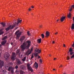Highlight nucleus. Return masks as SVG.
<instances>
[{
    "label": "nucleus",
    "instance_id": "a19ab883",
    "mask_svg": "<svg viewBox=\"0 0 74 74\" xmlns=\"http://www.w3.org/2000/svg\"><path fill=\"white\" fill-rule=\"evenodd\" d=\"M34 58V56H33V55H32L31 56V59H33V58Z\"/></svg>",
    "mask_w": 74,
    "mask_h": 74
},
{
    "label": "nucleus",
    "instance_id": "6e6552de",
    "mask_svg": "<svg viewBox=\"0 0 74 74\" xmlns=\"http://www.w3.org/2000/svg\"><path fill=\"white\" fill-rule=\"evenodd\" d=\"M4 62L1 60H0V67H3L4 66Z\"/></svg>",
    "mask_w": 74,
    "mask_h": 74
},
{
    "label": "nucleus",
    "instance_id": "aec40b11",
    "mask_svg": "<svg viewBox=\"0 0 74 74\" xmlns=\"http://www.w3.org/2000/svg\"><path fill=\"white\" fill-rule=\"evenodd\" d=\"M68 17L69 18H71V13L70 12L69 13V14L68 15Z\"/></svg>",
    "mask_w": 74,
    "mask_h": 74
},
{
    "label": "nucleus",
    "instance_id": "f8f14e48",
    "mask_svg": "<svg viewBox=\"0 0 74 74\" xmlns=\"http://www.w3.org/2000/svg\"><path fill=\"white\" fill-rule=\"evenodd\" d=\"M9 56H10V54L8 53L6 54H5V58L6 59H8V58H9Z\"/></svg>",
    "mask_w": 74,
    "mask_h": 74
},
{
    "label": "nucleus",
    "instance_id": "4d7b16f0",
    "mask_svg": "<svg viewBox=\"0 0 74 74\" xmlns=\"http://www.w3.org/2000/svg\"><path fill=\"white\" fill-rule=\"evenodd\" d=\"M49 56H50V57H51V54H49Z\"/></svg>",
    "mask_w": 74,
    "mask_h": 74
},
{
    "label": "nucleus",
    "instance_id": "052dcab7",
    "mask_svg": "<svg viewBox=\"0 0 74 74\" xmlns=\"http://www.w3.org/2000/svg\"><path fill=\"white\" fill-rule=\"evenodd\" d=\"M63 74H66V73H64Z\"/></svg>",
    "mask_w": 74,
    "mask_h": 74
},
{
    "label": "nucleus",
    "instance_id": "f704fd0d",
    "mask_svg": "<svg viewBox=\"0 0 74 74\" xmlns=\"http://www.w3.org/2000/svg\"><path fill=\"white\" fill-rule=\"evenodd\" d=\"M3 34V32H2L1 30H0V35H1V34Z\"/></svg>",
    "mask_w": 74,
    "mask_h": 74
},
{
    "label": "nucleus",
    "instance_id": "0e129e2a",
    "mask_svg": "<svg viewBox=\"0 0 74 74\" xmlns=\"http://www.w3.org/2000/svg\"><path fill=\"white\" fill-rule=\"evenodd\" d=\"M20 19L19 18H18V20H19Z\"/></svg>",
    "mask_w": 74,
    "mask_h": 74
},
{
    "label": "nucleus",
    "instance_id": "79ce46f5",
    "mask_svg": "<svg viewBox=\"0 0 74 74\" xmlns=\"http://www.w3.org/2000/svg\"><path fill=\"white\" fill-rule=\"evenodd\" d=\"M18 68V66H16L15 67V69H17Z\"/></svg>",
    "mask_w": 74,
    "mask_h": 74
},
{
    "label": "nucleus",
    "instance_id": "58836bf2",
    "mask_svg": "<svg viewBox=\"0 0 74 74\" xmlns=\"http://www.w3.org/2000/svg\"><path fill=\"white\" fill-rule=\"evenodd\" d=\"M28 11H32V9L31 8H29L28 9Z\"/></svg>",
    "mask_w": 74,
    "mask_h": 74
},
{
    "label": "nucleus",
    "instance_id": "69168bd1",
    "mask_svg": "<svg viewBox=\"0 0 74 74\" xmlns=\"http://www.w3.org/2000/svg\"><path fill=\"white\" fill-rule=\"evenodd\" d=\"M1 55V54L0 53V55Z\"/></svg>",
    "mask_w": 74,
    "mask_h": 74
},
{
    "label": "nucleus",
    "instance_id": "c756f323",
    "mask_svg": "<svg viewBox=\"0 0 74 74\" xmlns=\"http://www.w3.org/2000/svg\"><path fill=\"white\" fill-rule=\"evenodd\" d=\"M9 67H9V66L8 65H6L5 66V68L6 69H8Z\"/></svg>",
    "mask_w": 74,
    "mask_h": 74
},
{
    "label": "nucleus",
    "instance_id": "2f4dec72",
    "mask_svg": "<svg viewBox=\"0 0 74 74\" xmlns=\"http://www.w3.org/2000/svg\"><path fill=\"white\" fill-rule=\"evenodd\" d=\"M7 38V37L6 36H5L3 38V40H5V39H6V38Z\"/></svg>",
    "mask_w": 74,
    "mask_h": 74
},
{
    "label": "nucleus",
    "instance_id": "49530a36",
    "mask_svg": "<svg viewBox=\"0 0 74 74\" xmlns=\"http://www.w3.org/2000/svg\"><path fill=\"white\" fill-rule=\"evenodd\" d=\"M59 19H58L57 20V21H56V22H57V23H58V22H59Z\"/></svg>",
    "mask_w": 74,
    "mask_h": 74
},
{
    "label": "nucleus",
    "instance_id": "4468645a",
    "mask_svg": "<svg viewBox=\"0 0 74 74\" xmlns=\"http://www.w3.org/2000/svg\"><path fill=\"white\" fill-rule=\"evenodd\" d=\"M30 49L28 50L27 51L26 54V55H29L31 53V51H30Z\"/></svg>",
    "mask_w": 74,
    "mask_h": 74
},
{
    "label": "nucleus",
    "instance_id": "3c124183",
    "mask_svg": "<svg viewBox=\"0 0 74 74\" xmlns=\"http://www.w3.org/2000/svg\"><path fill=\"white\" fill-rule=\"evenodd\" d=\"M53 71H56V69H53Z\"/></svg>",
    "mask_w": 74,
    "mask_h": 74
},
{
    "label": "nucleus",
    "instance_id": "bb28decb",
    "mask_svg": "<svg viewBox=\"0 0 74 74\" xmlns=\"http://www.w3.org/2000/svg\"><path fill=\"white\" fill-rule=\"evenodd\" d=\"M20 69H23V67H24L23 66L21 65L20 66Z\"/></svg>",
    "mask_w": 74,
    "mask_h": 74
},
{
    "label": "nucleus",
    "instance_id": "a18cd8bd",
    "mask_svg": "<svg viewBox=\"0 0 74 74\" xmlns=\"http://www.w3.org/2000/svg\"><path fill=\"white\" fill-rule=\"evenodd\" d=\"M31 8H34V6H31Z\"/></svg>",
    "mask_w": 74,
    "mask_h": 74
},
{
    "label": "nucleus",
    "instance_id": "cd10ccee",
    "mask_svg": "<svg viewBox=\"0 0 74 74\" xmlns=\"http://www.w3.org/2000/svg\"><path fill=\"white\" fill-rule=\"evenodd\" d=\"M72 10H73V8H72L71 7L70 9H69V10L70 12H71L72 11Z\"/></svg>",
    "mask_w": 74,
    "mask_h": 74
},
{
    "label": "nucleus",
    "instance_id": "a211bd4d",
    "mask_svg": "<svg viewBox=\"0 0 74 74\" xmlns=\"http://www.w3.org/2000/svg\"><path fill=\"white\" fill-rule=\"evenodd\" d=\"M3 74H5L7 72L6 70L5 69H3L1 70Z\"/></svg>",
    "mask_w": 74,
    "mask_h": 74
},
{
    "label": "nucleus",
    "instance_id": "ddd939ff",
    "mask_svg": "<svg viewBox=\"0 0 74 74\" xmlns=\"http://www.w3.org/2000/svg\"><path fill=\"white\" fill-rule=\"evenodd\" d=\"M22 20H17V23L15 22V24H16V25H18L20 23H22L21 22H22Z\"/></svg>",
    "mask_w": 74,
    "mask_h": 74
},
{
    "label": "nucleus",
    "instance_id": "f257e3e1",
    "mask_svg": "<svg viewBox=\"0 0 74 74\" xmlns=\"http://www.w3.org/2000/svg\"><path fill=\"white\" fill-rule=\"evenodd\" d=\"M30 46H31V41L27 40L24 42L23 44L21 46V48L22 51H24L25 49H29Z\"/></svg>",
    "mask_w": 74,
    "mask_h": 74
},
{
    "label": "nucleus",
    "instance_id": "9d476101",
    "mask_svg": "<svg viewBox=\"0 0 74 74\" xmlns=\"http://www.w3.org/2000/svg\"><path fill=\"white\" fill-rule=\"evenodd\" d=\"M25 36H21L20 39V41H21V42H23V41L25 40Z\"/></svg>",
    "mask_w": 74,
    "mask_h": 74
},
{
    "label": "nucleus",
    "instance_id": "412c9836",
    "mask_svg": "<svg viewBox=\"0 0 74 74\" xmlns=\"http://www.w3.org/2000/svg\"><path fill=\"white\" fill-rule=\"evenodd\" d=\"M38 64L37 63V62H36L34 64V66L35 67L37 68L38 67Z\"/></svg>",
    "mask_w": 74,
    "mask_h": 74
},
{
    "label": "nucleus",
    "instance_id": "8fccbe9b",
    "mask_svg": "<svg viewBox=\"0 0 74 74\" xmlns=\"http://www.w3.org/2000/svg\"><path fill=\"white\" fill-rule=\"evenodd\" d=\"M72 47H74V42H73V45H72Z\"/></svg>",
    "mask_w": 74,
    "mask_h": 74
},
{
    "label": "nucleus",
    "instance_id": "c85d7f7f",
    "mask_svg": "<svg viewBox=\"0 0 74 74\" xmlns=\"http://www.w3.org/2000/svg\"><path fill=\"white\" fill-rule=\"evenodd\" d=\"M20 74H23V73H24V72H23V71L21 70L20 71Z\"/></svg>",
    "mask_w": 74,
    "mask_h": 74
},
{
    "label": "nucleus",
    "instance_id": "13d9d810",
    "mask_svg": "<svg viewBox=\"0 0 74 74\" xmlns=\"http://www.w3.org/2000/svg\"><path fill=\"white\" fill-rule=\"evenodd\" d=\"M56 58H54V60H56Z\"/></svg>",
    "mask_w": 74,
    "mask_h": 74
},
{
    "label": "nucleus",
    "instance_id": "6ab92c4d",
    "mask_svg": "<svg viewBox=\"0 0 74 74\" xmlns=\"http://www.w3.org/2000/svg\"><path fill=\"white\" fill-rule=\"evenodd\" d=\"M37 41L39 44H40L41 42V38L37 40Z\"/></svg>",
    "mask_w": 74,
    "mask_h": 74
},
{
    "label": "nucleus",
    "instance_id": "680f3d73",
    "mask_svg": "<svg viewBox=\"0 0 74 74\" xmlns=\"http://www.w3.org/2000/svg\"><path fill=\"white\" fill-rule=\"evenodd\" d=\"M22 55H21V57H22Z\"/></svg>",
    "mask_w": 74,
    "mask_h": 74
},
{
    "label": "nucleus",
    "instance_id": "e433bc0d",
    "mask_svg": "<svg viewBox=\"0 0 74 74\" xmlns=\"http://www.w3.org/2000/svg\"><path fill=\"white\" fill-rule=\"evenodd\" d=\"M74 58V54H73L72 56H71V59Z\"/></svg>",
    "mask_w": 74,
    "mask_h": 74
},
{
    "label": "nucleus",
    "instance_id": "0eeeda50",
    "mask_svg": "<svg viewBox=\"0 0 74 74\" xmlns=\"http://www.w3.org/2000/svg\"><path fill=\"white\" fill-rule=\"evenodd\" d=\"M66 19V16H62L60 18V21L61 22H63L64 21V19Z\"/></svg>",
    "mask_w": 74,
    "mask_h": 74
},
{
    "label": "nucleus",
    "instance_id": "7c9ffc66",
    "mask_svg": "<svg viewBox=\"0 0 74 74\" xmlns=\"http://www.w3.org/2000/svg\"><path fill=\"white\" fill-rule=\"evenodd\" d=\"M27 34L28 36H30V32H29V31H27Z\"/></svg>",
    "mask_w": 74,
    "mask_h": 74
},
{
    "label": "nucleus",
    "instance_id": "2eb2a0df",
    "mask_svg": "<svg viewBox=\"0 0 74 74\" xmlns=\"http://www.w3.org/2000/svg\"><path fill=\"white\" fill-rule=\"evenodd\" d=\"M17 64L18 65H19V64H21V62L19 59H17Z\"/></svg>",
    "mask_w": 74,
    "mask_h": 74
},
{
    "label": "nucleus",
    "instance_id": "5fc2aeb1",
    "mask_svg": "<svg viewBox=\"0 0 74 74\" xmlns=\"http://www.w3.org/2000/svg\"><path fill=\"white\" fill-rule=\"evenodd\" d=\"M73 21H74V17H73Z\"/></svg>",
    "mask_w": 74,
    "mask_h": 74
},
{
    "label": "nucleus",
    "instance_id": "20e7f679",
    "mask_svg": "<svg viewBox=\"0 0 74 74\" xmlns=\"http://www.w3.org/2000/svg\"><path fill=\"white\" fill-rule=\"evenodd\" d=\"M20 31L19 30H18V31H16L15 33V34H16V38H19V37L21 35V34L22 33H23V32H19V31Z\"/></svg>",
    "mask_w": 74,
    "mask_h": 74
},
{
    "label": "nucleus",
    "instance_id": "393cba45",
    "mask_svg": "<svg viewBox=\"0 0 74 74\" xmlns=\"http://www.w3.org/2000/svg\"><path fill=\"white\" fill-rule=\"evenodd\" d=\"M41 36H42V38H44L45 37V36H44V34H42L41 35Z\"/></svg>",
    "mask_w": 74,
    "mask_h": 74
},
{
    "label": "nucleus",
    "instance_id": "ea45409f",
    "mask_svg": "<svg viewBox=\"0 0 74 74\" xmlns=\"http://www.w3.org/2000/svg\"><path fill=\"white\" fill-rule=\"evenodd\" d=\"M71 7L72 8H73L74 10V5H72L71 6Z\"/></svg>",
    "mask_w": 74,
    "mask_h": 74
},
{
    "label": "nucleus",
    "instance_id": "4be33fe9",
    "mask_svg": "<svg viewBox=\"0 0 74 74\" xmlns=\"http://www.w3.org/2000/svg\"><path fill=\"white\" fill-rule=\"evenodd\" d=\"M1 25H2V26H3V27H4V26H5V23H1Z\"/></svg>",
    "mask_w": 74,
    "mask_h": 74
},
{
    "label": "nucleus",
    "instance_id": "473e14b6",
    "mask_svg": "<svg viewBox=\"0 0 74 74\" xmlns=\"http://www.w3.org/2000/svg\"><path fill=\"white\" fill-rule=\"evenodd\" d=\"M67 60H70V56H67L66 58Z\"/></svg>",
    "mask_w": 74,
    "mask_h": 74
},
{
    "label": "nucleus",
    "instance_id": "72a5a7b5",
    "mask_svg": "<svg viewBox=\"0 0 74 74\" xmlns=\"http://www.w3.org/2000/svg\"><path fill=\"white\" fill-rule=\"evenodd\" d=\"M39 27L40 28H42V25H40L39 26Z\"/></svg>",
    "mask_w": 74,
    "mask_h": 74
},
{
    "label": "nucleus",
    "instance_id": "b1692460",
    "mask_svg": "<svg viewBox=\"0 0 74 74\" xmlns=\"http://www.w3.org/2000/svg\"><path fill=\"white\" fill-rule=\"evenodd\" d=\"M26 57H25L23 59H22V60L23 61V62H25L26 60Z\"/></svg>",
    "mask_w": 74,
    "mask_h": 74
},
{
    "label": "nucleus",
    "instance_id": "c03bdc74",
    "mask_svg": "<svg viewBox=\"0 0 74 74\" xmlns=\"http://www.w3.org/2000/svg\"><path fill=\"white\" fill-rule=\"evenodd\" d=\"M63 67V65H62V64H61L60 65V66L59 67V68H60L61 67Z\"/></svg>",
    "mask_w": 74,
    "mask_h": 74
},
{
    "label": "nucleus",
    "instance_id": "a878e982",
    "mask_svg": "<svg viewBox=\"0 0 74 74\" xmlns=\"http://www.w3.org/2000/svg\"><path fill=\"white\" fill-rule=\"evenodd\" d=\"M16 53L17 54H18L19 53V50L18 49L16 51Z\"/></svg>",
    "mask_w": 74,
    "mask_h": 74
},
{
    "label": "nucleus",
    "instance_id": "dca6fc26",
    "mask_svg": "<svg viewBox=\"0 0 74 74\" xmlns=\"http://www.w3.org/2000/svg\"><path fill=\"white\" fill-rule=\"evenodd\" d=\"M7 42V41L6 40H4V41H2L1 42V44L2 45H3L5 44Z\"/></svg>",
    "mask_w": 74,
    "mask_h": 74
},
{
    "label": "nucleus",
    "instance_id": "e2e57ef3",
    "mask_svg": "<svg viewBox=\"0 0 74 74\" xmlns=\"http://www.w3.org/2000/svg\"><path fill=\"white\" fill-rule=\"evenodd\" d=\"M19 56H20V54H19Z\"/></svg>",
    "mask_w": 74,
    "mask_h": 74
},
{
    "label": "nucleus",
    "instance_id": "f03ea898",
    "mask_svg": "<svg viewBox=\"0 0 74 74\" xmlns=\"http://www.w3.org/2000/svg\"><path fill=\"white\" fill-rule=\"evenodd\" d=\"M36 51V54H34V56L37 58V59H39L40 58V56L38 55V53H41V50L39 49H38L37 50H35Z\"/></svg>",
    "mask_w": 74,
    "mask_h": 74
},
{
    "label": "nucleus",
    "instance_id": "bf43d9fd",
    "mask_svg": "<svg viewBox=\"0 0 74 74\" xmlns=\"http://www.w3.org/2000/svg\"><path fill=\"white\" fill-rule=\"evenodd\" d=\"M70 52V51H68V53H69V52Z\"/></svg>",
    "mask_w": 74,
    "mask_h": 74
},
{
    "label": "nucleus",
    "instance_id": "6e6d98bb",
    "mask_svg": "<svg viewBox=\"0 0 74 74\" xmlns=\"http://www.w3.org/2000/svg\"><path fill=\"white\" fill-rule=\"evenodd\" d=\"M18 29V27H16L15 29L16 30V29Z\"/></svg>",
    "mask_w": 74,
    "mask_h": 74
},
{
    "label": "nucleus",
    "instance_id": "7ed1b4c3",
    "mask_svg": "<svg viewBox=\"0 0 74 74\" xmlns=\"http://www.w3.org/2000/svg\"><path fill=\"white\" fill-rule=\"evenodd\" d=\"M15 26H16V25L15 23L14 25H10L8 27L5 29L6 32H8V31L11 29H13V28L15 27Z\"/></svg>",
    "mask_w": 74,
    "mask_h": 74
},
{
    "label": "nucleus",
    "instance_id": "37998d69",
    "mask_svg": "<svg viewBox=\"0 0 74 74\" xmlns=\"http://www.w3.org/2000/svg\"><path fill=\"white\" fill-rule=\"evenodd\" d=\"M58 34V32H56V33H54V34H55V35H57Z\"/></svg>",
    "mask_w": 74,
    "mask_h": 74
},
{
    "label": "nucleus",
    "instance_id": "f3484780",
    "mask_svg": "<svg viewBox=\"0 0 74 74\" xmlns=\"http://www.w3.org/2000/svg\"><path fill=\"white\" fill-rule=\"evenodd\" d=\"M14 68H12V67H9L8 69V71H11V70L13 69Z\"/></svg>",
    "mask_w": 74,
    "mask_h": 74
},
{
    "label": "nucleus",
    "instance_id": "864d4df0",
    "mask_svg": "<svg viewBox=\"0 0 74 74\" xmlns=\"http://www.w3.org/2000/svg\"><path fill=\"white\" fill-rule=\"evenodd\" d=\"M10 44H11V45H12L13 44V43L12 42L10 43Z\"/></svg>",
    "mask_w": 74,
    "mask_h": 74
},
{
    "label": "nucleus",
    "instance_id": "9b49d317",
    "mask_svg": "<svg viewBox=\"0 0 74 74\" xmlns=\"http://www.w3.org/2000/svg\"><path fill=\"white\" fill-rule=\"evenodd\" d=\"M69 51V52H70V55L71 56V55H73V53H74L73 52H72L73 49H72V48H70Z\"/></svg>",
    "mask_w": 74,
    "mask_h": 74
},
{
    "label": "nucleus",
    "instance_id": "5701e85b",
    "mask_svg": "<svg viewBox=\"0 0 74 74\" xmlns=\"http://www.w3.org/2000/svg\"><path fill=\"white\" fill-rule=\"evenodd\" d=\"M14 68L11 71V73L12 74H14Z\"/></svg>",
    "mask_w": 74,
    "mask_h": 74
},
{
    "label": "nucleus",
    "instance_id": "4c0bfd02",
    "mask_svg": "<svg viewBox=\"0 0 74 74\" xmlns=\"http://www.w3.org/2000/svg\"><path fill=\"white\" fill-rule=\"evenodd\" d=\"M33 47H32L31 49V51L30 52H31V53L32 52V51H33Z\"/></svg>",
    "mask_w": 74,
    "mask_h": 74
},
{
    "label": "nucleus",
    "instance_id": "09e8293b",
    "mask_svg": "<svg viewBox=\"0 0 74 74\" xmlns=\"http://www.w3.org/2000/svg\"><path fill=\"white\" fill-rule=\"evenodd\" d=\"M1 47H2V45H0V49L1 48Z\"/></svg>",
    "mask_w": 74,
    "mask_h": 74
},
{
    "label": "nucleus",
    "instance_id": "de8ad7c7",
    "mask_svg": "<svg viewBox=\"0 0 74 74\" xmlns=\"http://www.w3.org/2000/svg\"><path fill=\"white\" fill-rule=\"evenodd\" d=\"M63 47H66V45H65V44H63Z\"/></svg>",
    "mask_w": 74,
    "mask_h": 74
},
{
    "label": "nucleus",
    "instance_id": "774afa93",
    "mask_svg": "<svg viewBox=\"0 0 74 74\" xmlns=\"http://www.w3.org/2000/svg\"><path fill=\"white\" fill-rule=\"evenodd\" d=\"M32 15H33V14H32Z\"/></svg>",
    "mask_w": 74,
    "mask_h": 74
},
{
    "label": "nucleus",
    "instance_id": "603ef678",
    "mask_svg": "<svg viewBox=\"0 0 74 74\" xmlns=\"http://www.w3.org/2000/svg\"><path fill=\"white\" fill-rule=\"evenodd\" d=\"M52 44H55V41H53L52 42Z\"/></svg>",
    "mask_w": 74,
    "mask_h": 74
},
{
    "label": "nucleus",
    "instance_id": "423d86ee",
    "mask_svg": "<svg viewBox=\"0 0 74 74\" xmlns=\"http://www.w3.org/2000/svg\"><path fill=\"white\" fill-rule=\"evenodd\" d=\"M27 68L28 69V70L29 71H30L32 72L33 71V70L32 67H30V65L29 64H27Z\"/></svg>",
    "mask_w": 74,
    "mask_h": 74
},
{
    "label": "nucleus",
    "instance_id": "39448f33",
    "mask_svg": "<svg viewBox=\"0 0 74 74\" xmlns=\"http://www.w3.org/2000/svg\"><path fill=\"white\" fill-rule=\"evenodd\" d=\"M16 58V55H15V53L13 52L12 53V56L11 57V59L12 60H14Z\"/></svg>",
    "mask_w": 74,
    "mask_h": 74
},
{
    "label": "nucleus",
    "instance_id": "338daca9",
    "mask_svg": "<svg viewBox=\"0 0 74 74\" xmlns=\"http://www.w3.org/2000/svg\"><path fill=\"white\" fill-rule=\"evenodd\" d=\"M55 4H56V3H55Z\"/></svg>",
    "mask_w": 74,
    "mask_h": 74
},
{
    "label": "nucleus",
    "instance_id": "1a4fd4ad",
    "mask_svg": "<svg viewBox=\"0 0 74 74\" xmlns=\"http://www.w3.org/2000/svg\"><path fill=\"white\" fill-rule=\"evenodd\" d=\"M46 36H45V37H46V38H48L49 36L50 35V34L49 33V32L48 31H47L46 32Z\"/></svg>",
    "mask_w": 74,
    "mask_h": 74
},
{
    "label": "nucleus",
    "instance_id": "c9c22d12",
    "mask_svg": "<svg viewBox=\"0 0 74 74\" xmlns=\"http://www.w3.org/2000/svg\"><path fill=\"white\" fill-rule=\"evenodd\" d=\"M39 62L41 64H42V60L40 59L39 60Z\"/></svg>",
    "mask_w": 74,
    "mask_h": 74
}]
</instances>
